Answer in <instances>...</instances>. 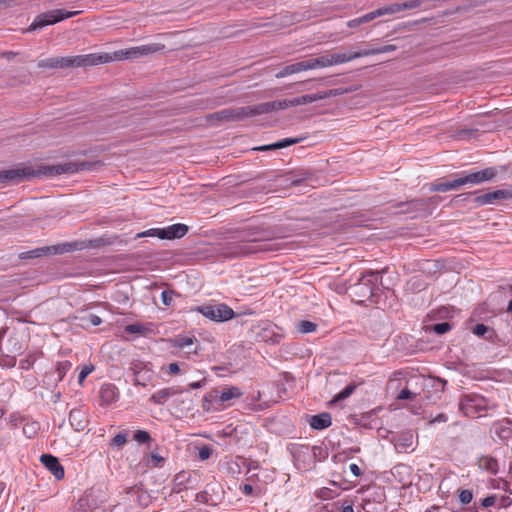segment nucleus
Masks as SVG:
<instances>
[{"instance_id": "nucleus-1", "label": "nucleus", "mask_w": 512, "mask_h": 512, "mask_svg": "<svg viewBox=\"0 0 512 512\" xmlns=\"http://www.w3.org/2000/svg\"><path fill=\"white\" fill-rule=\"evenodd\" d=\"M109 59L110 57L108 53H91L85 55L41 59L37 62V66L41 69H65L73 67H88L102 63H108Z\"/></svg>"}, {"instance_id": "nucleus-2", "label": "nucleus", "mask_w": 512, "mask_h": 512, "mask_svg": "<svg viewBox=\"0 0 512 512\" xmlns=\"http://www.w3.org/2000/svg\"><path fill=\"white\" fill-rule=\"evenodd\" d=\"M287 101L275 100L271 102L260 103L253 106H244L231 110H223L217 113L218 118L226 120H240L246 117L267 114L274 111L287 109Z\"/></svg>"}, {"instance_id": "nucleus-3", "label": "nucleus", "mask_w": 512, "mask_h": 512, "mask_svg": "<svg viewBox=\"0 0 512 512\" xmlns=\"http://www.w3.org/2000/svg\"><path fill=\"white\" fill-rule=\"evenodd\" d=\"M279 243L272 239L253 238L245 241L230 243L227 246L226 256L240 257L258 252H271L279 250Z\"/></svg>"}, {"instance_id": "nucleus-4", "label": "nucleus", "mask_w": 512, "mask_h": 512, "mask_svg": "<svg viewBox=\"0 0 512 512\" xmlns=\"http://www.w3.org/2000/svg\"><path fill=\"white\" fill-rule=\"evenodd\" d=\"M381 278L380 272L369 271L364 273L358 283L351 287L356 301L363 303L370 300L374 296Z\"/></svg>"}, {"instance_id": "nucleus-5", "label": "nucleus", "mask_w": 512, "mask_h": 512, "mask_svg": "<svg viewBox=\"0 0 512 512\" xmlns=\"http://www.w3.org/2000/svg\"><path fill=\"white\" fill-rule=\"evenodd\" d=\"M188 232V226L185 224H173L164 228H151L137 233L135 239L143 237H158L159 239L173 240L182 238Z\"/></svg>"}, {"instance_id": "nucleus-6", "label": "nucleus", "mask_w": 512, "mask_h": 512, "mask_svg": "<svg viewBox=\"0 0 512 512\" xmlns=\"http://www.w3.org/2000/svg\"><path fill=\"white\" fill-rule=\"evenodd\" d=\"M242 396L240 388L231 386L224 387L223 389H214L207 393L204 397V407L207 404L216 403L218 405H231L233 400L239 399Z\"/></svg>"}, {"instance_id": "nucleus-7", "label": "nucleus", "mask_w": 512, "mask_h": 512, "mask_svg": "<svg viewBox=\"0 0 512 512\" xmlns=\"http://www.w3.org/2000/svg\"><path fill=\"white\" fill-rule=\"evenodd\" d=\"M358 55L355 52L352 53H327L325 55L310 58L312 70L318 68H326L334 65H340L357 59Z\"/></svg>"}, {"instance_id": "nucleus-8", "label": "nucleus", "mask_w": 512, "mask_h": 512, "mask_svg": "<svg viewBox=\"0 0 512 512\" xmlns=\"http://www.w3.org/2000/svg\"><path fill=\"white\" fill-rule=\"evenodd\" d=\"M163 44L158 43H152L147 45H141L137 47H132L130 49H127L125 51H116L113 53V55L109 54L110 59L108 62L114 61V60H122V59H129V58H138L141 56H147L156 52H159L164 49Z\"/></svg>"}, {"instance_id": "nucleus-9", "label": "nucleus", "mask_w": 512, "mask_h": 512, "mask_svg": "<svg viewBox=\"0 0 512 512\" xmlns=\"http://www.w3.org/2000/svg\"><path fill=\"white\" fill-rule=\"evenodd\" d=\"M77 14H79V11H66L63 9L50 10L38 15L34 22L31 24L30 29L35 30L37 28L52 25L64 19L71 18Z\"/></svg>"}, {"instance_id": "nucleus-10", "label": "nucleus", "mask_w": 512, "mask_h": 512, "mask_svg": "<svg viewBox=\"0 0 512 512\" xmlns=\"http://www.w3.org/2000/svg\"><path fill=\"white\" fill-rule=\"evenodd\" d=\"M459 409L464 416H470L472 414H479L487 410V400L476 394L466 395L459 402Z\"/></svg>"}, {"instance_id": "nucleus-11", "label": "nucleus", "mask_w": 512, "mask_h": 512, "mask_svg": "<svg viewBox=\"0 0 512 512\" xmlns=\"http://www.w3.org/2000/svg\"><path fill=\"white\" fill-rule=\"evenodd\" d=\"M37 172L29 166H18L0 171V183H19L34 177Z\"/></svg>"}, {"instance_id": "nucleus-12", "label": "nucleus", "mask_w": 512, "mask_h": 512, "mask_svg": "<svg viewBox=\"0 0 512 512\" xmlns=\"http://www.w3.org/2000/svg\"><path fill=\"white\" fill-rule=\"evenodd\" d=\"M202 315L213 321H227L234 317V311L225 304L205 305L197 308Z\"/></svg>"}, {"instance_id": "nucleus-13", "label": "nucleus", "mask_w": 512, "mask_h": 512, "mask_svg": "<svg viewBox=\"0 0 512 512\" xmlns=\"http://www.w3.org/2000/svg\"><path fill=\"white\" fill-rule=\"evenodd\" d=\"M289 450L293 456L295 466L299 470H309L313 467L309 445L291 444Z\"/></svg>"}, {"instance_id": "nucleus-14", "label": "nucleus", "mask_w": 512, "mask_h": 512, "mask_svg": "<svg viewBox=\"0 0 512 512\" xmlns=\"http://www.w3.org/2000/svg\"><path fill=\"white\" fill-rule=\"evenodd\" d=\"M496 176V170L493 167L483 169L481 171L459 174L458 179L460 186L466 184H480L492 180Z\"/></svg>"}, {"instance_id": "nucleus-15", "label": "nucleus", "mask_w": 512, "mask_h": 512, "mask_svg": "<svg viewBox=\"0 0 512 512\" xmlns=\"http://www.w3.org/2000/svg\"><path fill=\"white\" fill-rule=\"evenodd\" d=\"M133 373H134V384L140 385V386H147L149 383L152 382L154 378V372L152 368L145 363L142 362H135L132 364L131 367Z\"/></svg>"}, {"instance_id": "nucleus-16", "label": "nucleus", "mask_w": 512, "mask_h": 512, "mask_svg": "<svg viewBox=\"0 0 512 512\" xmlns=\"http://www.w3.org/2000/svg\"><path fill=\"white\" fill-rule=\"evenodd\" d=\"M67 251L64 246L54 245L36 248L30 251L22 252L19 254L20 259H33L39 258L46 255L61 254Z\"/></svg>"}, {"instance_id": "nucleus-17", "label": "nucleus", "mask_w": 512, "mask_h": 512, "mask_svg": "<svg viewBox=\"0 0 512 512\" xmlns=\"http://www.w3.org/2000/svg\"><path fill=\"white\" fill-rule=\"evenodd\" d=\"M394 443L395 449L400 453L408 452L413 450L414 447V434L412 431H404L391 438Z\"/></svg>"}, {"instance_id": "nucleus-18", "label": "nucleus", "mask_w": 512, "mask_h": 512, "mask_svg": "<svg viewBox=\"0 0 512 512\" xmlns=\"http://www.w3.org/2000/svg\"><path fill=\"white\" fill-rule=\"evenodd\" d=\"M41 463L49 470L57 480H62L65 476L64 467L60 464L57 457L50 454H43L40 457Z\"/></svg>"}, {"instance_id": "nucleus-19", "label": "nucleus", "mask_w": 512, "mask_h": 512, "mask_svg": "<svg viewBox=\"0 0 512 512\" xmlns=\"http://www.w3.org/2000/svg\"><path fill=\"white\" fill-rule=\"evenodd\" d=\"M173 345L182 350L187 349V355H197L201 349L199 341L194 336L177 337L173 340Z\"/></svg>"}, {"instance_id": "nucleus-20", "label": "nucleus", "mask_w": 512, "mask_h": 512, "mask_svg": "<svg viewBox=\"0 0 512 512\" xmlns=\"http://www.w3.org/2000/svg\"><path fill=\"white\" fill-rule=\"evenodd\" d=\"M308 70H312L310 59L286 65L275 74V77L280 79Z\"/></svg>"}, {"instance_id": "nucleus-21", "label": "nucleus", "mask_w": 512, "mask_h": 512, "mask_svg": "<svg viewBox=\"0 0 512 512\" xmlns=\"http://www.w3.org/2000/svg\"><path fill=\"white\" fill-rule=\"evenodd\" d=\"M118 398V389L112 383H105L99 390L100 405L108 406L114 403Z\"/></svg>"}, {"instance_id": "nucleus-22", "label": "nucleus", "mask_w": 512, "mask_h": 512, "mask_svg": "<svg viewBox=\"0 0 512 512\" xmlns=\"http://www.w3.org/2000/svg\"><path fill=\"white\" fill-rule=\"evenodd\" d=\"M512 197V193L508 190H496L477 196L475 201L479 205L491 204L496 200L508 199Z\"/></svg>"}, {"instance_id": "nucleus-23", "label": "nucleus", "mask_w": 512, "mask_h": 512, "mask_svg": "<svg viewBox=\"0 0 512 512\" xmlns=\"http://www.w3.org/2000/svg\"><path fill=\"white\" fill-rule=\"evenodd\" d=\"M84 169V164L78 165L75 163H64V164H57L50 167H47V172L50 175H61L66 173H75L79 170Z\"/></svg>"}, {"instance_id": "nucleus-24", "label": "nucleus", "mask_w": 512, "mask_h": 512, "mask_svg": "<svg viewBox=\"0 0 512 512\" xmlns=\"http://www.w3.org/2000/svg\"><path fill=\"white\" fill-rule=\"evenodd\" d=\"M342 93H343V91L341 89H331L328 91L318 92L315 94L303 95V96H301V101H302V105H306V104L313 103L318 100H323L325 98L337 96Z\"/></svg>"}, {"instance_id": "nucleus-25", "label": "nucleus", "mask_w": 512, "mask_h": 512, "mask_svg": "<svg viewBox=\"0 0 512 512\" xmlns=\"http://www.w3.org/2000/svg\"><path fill=\"white\" fill-rule=\"evenodd\" d=\"M478 466L480 469L487 471L492 475H496L499 471V463L498 461L489 455L481 456L478 459Z\"/></svg>"}, {"instance_id": "nucleus-26", "label": "nucleus", "mask_w": 512, "mask_h": 512, "mask_svg": "<svg viewBox=\"0 0 512 512\" xmlns=\"http://www.w3.org/2000/svg\"><path fill=\"white\" fill-rule=\"evenodd\" d=\"M302 141V138H285L280 141H277L270 145H263L260 147L255 148V150L258 151H268V150H277V149H283L290 145L297 144Z\"/></svg>"}, {"instance_id": "nucleus-27", "label": "nucleus", "mask_w": 512, "mask_h": 512, "mask_svg": "<svg viewBox=\"0 0 512 512\" xmlns=\"http://www.w3.org/2000/svg\"><path fill=\"white\" fill-rule=\"evenodd\" d=\"M397 10V7H389V5L380 7L374 11H371L369 13H366L365 15L361 16V19L364 23L370 22L378 17L388 15V14H395V11Z\"/></svg>"}, {"instance_id": "nucleus-28", "label": "nucleus", "mask_w": 512, "mask_h": 512, "mask_svg": "<svg viewBox=\"0 0 512 512\" xmlns=\"http://www.w3.org/2000/svg\"><path fill=\"white\" fill-rule=\"evenodd\" d=\"M460 187L459 179L458 177L452 181H446V182H436L430 184V191H437V192H446L449 190H454Z\"/></svg>"}, {"instance_id": "nucleus-29", "label": "nucleus", "mask_w": 512, "mask_h": 512, "mask_svg": "<svg viewBox=\"0 0 512 512\" xmlns=\"http://www.w3.org/2000/svg\"><path fill=\"white\" fill-rule=\"evenodd\" d=\"M177 391L173 388H164L151 396V401L156 404H164L166 401L173 395H175Z\"/></svg>"}, {"instance_id": "nucleus-30", "label": "nucleus", "mask_w": 512, "mask_h": 512, "mask_svg": "<svg viewBox=\"0 0 512 512\" xmlns=\"http://www.w3.org/2000/svg\"><path fill=\"white\" fill-rule=\"evenodd\" d=\"M356 385L351 383L347 385L342 391L337 393L329 402L330 406L340 403L341 401L347 399L352 393L355 391Z\"/></svg>"}, {"instance_id": "nucleus-31", "label": "nucleus", "mask_w": 512, "mask_h": 512, "mask_svg": "<svg viewBox=\"0 0 512 512\" xmlns=\"http://www.w3.org/2000/svg\"><path fill=\"white\" fill-rule=\"evenodd\" d=\"M396 49L395 45H385L379 48L369 49V50H363V51H355V54L358 55V58L365 57L369 55H377V54H383V53H389Z\"/></svg>"}, {"instance_id": "nucleus-32", "label": "nucleus", "mask_w": 512, "mask_h": 512, "mask_svg": "<svg viewBox=\"0 0 512 512\" xmlns=\"http://www.w3.org/2000/svg\"><path fill=\"white\" fill-rule=\"evenodd\" d=\"M310 452L313 460V465L317 461H323L328 457V450L321 445L310 446Z\"/></svg>"}, {"instance_id": "nucleus-33", "label": "nucleus", "mask_w": 512, "mask_h": 512, "mask_svg": "<svg viewBox=\"0 0 512 512\" xmlns=\"http://www.w3.org/2000/svg\"><path fill=\"white\" fill-rule=\"evenodd\" d=\"M40 430V424L38 421L29 419L24 425H23V433L28 438H33L37 432Z\"/></svg>"}, {"instance_id": "nucleus-34", "label": "nucleus", "mask_w": 512, "mask_h": 512, "mask_svg": "<svg viewBox=\"0 0 512 512\" xmlns=\"http://www.w3.org/2000/svg\"><path fill=\"white\" fill-rule=\"evenodd\" d=\"M331 424V418H309V425L315 430L328 428Z\"/></svg>"}, {"instance_id": "nucleus-35", "label": "nucleus", "mask_w": 512, "mask_h": 512, "mask_svg": "<svg viewBox=\"0 0 512 512\" xmlns=\"http://www.w3.org/2000/svg\"><path fill=\"white\" fill-rule=\"evenodd\" d=\"M510 424V421H506L505 424L496 427V434L499 438L506 440L512 437V429L509 427Z\"/></svg>"}, {"instance_id": "nucleus-36", "label": "nucleus", "mask_w": 512, "mask_h": 512, "mask_svg": "<svg viewBox=\"0 0 512 512\" xmlns=\"http://www.w3.org/2000/svg\"><path fill=\"white\" fill-rule=\"evenodd\" d=\"M41 353H30L26 356V358L22 359L19 363L20 365V368L23 369V370H29L33 365L34 363L36 362V360L38 359V357L40 356Z\"/></svg>"}, {"instance_id": "nucleus-37", "label": "nucleus", "mask_w": 512, "mask_h": 512, "mask_svg": "<svg viewBox=\"0 0 512 512\" xmlns=\"http://www.w3.org/2000/svg\"><path fill=\"white\" fill-rule=\"evenodd\" d=\"M417 395L418 393L416 391H413L408 386H405L396 394L395 397L397 400H413Z\"/></svg>"}, {"instance_id": "nucleus-38", "label": "nucleus", "mask_w": 512, "mask_h": 512, "mask_svg": "<svg viewBox=\"0 0 512 512\" xmlns=\"http://www.w3.org/2000/svg\"><path fill=\"white\" fill-rule=\"evenodd\" d=\"M83 327L98 326L102 323V319L95 314H88L81 318Z\"/></svg>"}, {"instance_id": "nucleus-39", "label": "nucleus", "mask_w": 512, "mask_h": 512, "mask_svg": "<svg viewBox=\"0 0 512 512\" xmlns=\"http://www.w3.org/2000/svg\"><path fill=\"white\" fill-rule=\"evenodd\" d=\"M421 5V1L420 0H411V1H408V2H404L402 4H398V3H394V4H390L389 7H397V10L395 11V14L402 11V10H405V9H414V8H417Z\"/></svg>"}, {"instance_id": "nucleus-40", "label": "nucleus", "mask_w": 512, "mask_h": 512, "mask_svg": "<svg viewBox=\"0 0 512 512\" xmlns=\"http://www.w3.org/2000/svg\"><path fill=\"white\" fill-rule=\"evenodd\" d=\"M297 329L300 333L307 334L316 331L317 325L311 321H300L297 323Z\"/></svg>"}, {"instance_id": "nucleus-41", "label": "nucleus", "mask_w": 512, "mask_h": 512, "mask_svg": "<svg viewBox=\"0 0 512 512\" xmlns=\"http://www.w3.org/2000/svg\"><path fill=\"white\" fill-rule=\"evenodd\" d=\"M125 331L130 334L145 335L146 332L149 331V329L142 324L134 323L127 325L125 327Z\"/></svg>"}, {"instance_id": "nucleus-42", "label": "nucleus", "mask_w": 512, "mask_h": 512, "mask_svg": "<svg viewBox=\"0 0 512 512\" xmlns=\"http://www.w3.org/2000/svg\"><path fill=\"white\" fill-rule=\"evenodd\" d=\"M72 364L69 361H62L57 363L56 372L59 380H62L66 373L70 370Z\"/></svg>"}, {"instance_id": "nucleus-43", "label": "nucleus", "mask_w": 512, "mask_h": 512, "mask_svg": "<svg viewBox=\"0 0 512 512\" xmlns=\"http://www.w3.org/2000/svg\"><path fill=\"white\" fill-rule=\"evenodd\" d=\"M94 371V366L92 364L84 365L78 376V383L80 385L83 384L85 378Z\"/></svg>"}, {"instance_id": "nucleus-44", "label": "nucleus", "mask_w": 512, "mask_h": 512, "mask_svg": "<svg viewBox=\"0 0 512 512\" xmlns=\"http://www.w3.org/2000/svg\"><path fill=\"white\" fill-rule=\"evenodd\" d=\"M432 330L439 335L445 334L451 330V325L448 322L438 323L432 327Z\"/></svg>"}, {"instance_id": "nucleus-45", "label": "nucleus", "mask_w": 512, "mask_h": 512, "mask_svg": "<svg viewBox=\"0 0 512 512\" xmlns=\"http://www.w3.org/2000/svg\"><path fill=\"white\" fill-rule=\"evenodd\" d=\"M126 442H127L126 435H125V434H123V433H119V434L115 435V436L111 439L110 445H112V446H116V447H121V446H123Z\"/></svg>"}, {"instance_id": "nucleus-46", "label": "nucleus", "mask_w": 512, "mask_h": 512, "mask_svg": "<svg viewBox=\"0 0 512 512\" xmlns=\"http://www.w3.org/2000/svg\"><path fill=\"white\" fill-rule=\"evenodd\" d=\"M212 448L210 446H202L199 448L198 457L200 460L205 461L212 455Z\"/></svg>"}, {"instance_id": "nucleus-47", "label": "nucleus", "mask_w": 512, "mask_h": 512, "mask_svg": "<svg viewBox=\"0 0 512 512\" xmlns=\"http://www.w3.org/2000/svg\"><path fill=\"white\" fill-rule=\"evenodd\" d=\"M134 440H136L139 443H146V442H148L150 440V435L146 431L138 430L134 434Z\"/></svg>"}, {"instance_id": "nucleus-48", "label": "nucleus", "mask_w": 512, "mask_h": 512, "mask_svg": "<svg viewBox=\"0 0 512 512\" xmlns=\"http://www.w3.org/2000/svg\"><path fill=\"white\" fill-rule=\"evenodd\" d=\"M473 498V494H472V491L471 490H468V489H464L460 492L459 494V500L461 501V503L463 504H468L471 502Z\"/></svg>"}, {"instance_id": "nucleus-49", "label": "nucleus", "mask_w": 512, "mask_h": 512, "mask_svg": "<svg viewBox=\"0 0 512 512\" xmlns=\"http://www.w3.org/2000/svg\"><path fill=\"white\" fill-rule=\"evenodd\" d=\"M174 293L171 291H163L161 293L162 303L165 306H170L173 302Z\"/></svg>"}, {"instance_id": "nucleus-50", "label": "nucleus", "mask_w": 512, "mask_h": 512, "mask_svg": "<svg viewBox=\"0 0 512 512\" xmlns=\"http://www.w3.org/2000/svg\"><path fill=\"white\" fill-rule=\"evenodd\" d=\"M488 329L489 328L484 324H477L473 327L472 332L474 335L481 337L485 335Z\"/></svg>"}, {"instance_id": "nucleus-51", "label": "nucleus", "mask_w": 512, "mask_h": 512, "mask_svg": "<svg viewBox=\"0 0 512 512\" xmlns=\"http://www.w3.org/2000/svg\"><path fill=\"white\" fill-rule=\"evenodd\" d=\"M73 419L78 420L77 423L71 421L70 424L72 426H75L76 430H78V431L83 430L88 423L86 418H73Z\"/></svg>"}, {"instance_id": "nucleus-52", "label": "nucleus", "mask_w": 512, "mask_h": 512, "mask_svg": "<svg viewBox=\"0 0 512 512\" xmlns=\"http://www.w3.org/2000/svg\"><path fill=\"white\" fill-rule=\"evenodd\" d=\"M8 343L12 346V348L9 349L10 352H12L14 354H17V353L21 352L22 347L21 346L16 347V345H17V339L16 338H10L8 340Z\"/></svg>"}, {"instance_id": "nucleus-53", "label": "nucleus", "mask_w": 512, "mask_h": 512, "mask_svg": "<svg viewBox=\"0 0 512 512\" xmlns=\"http://www.w3.org/2000/svg\"><path fill=\"white\" fill-rule=\"evenodd\" d=\"M495 502H496V497L495 496H493V495L492 496H488V497H486V498H484L482 500V506L483 507H490V506L494 505Z\"/></svg>"}, {"instance_id": "nucleus-54", "label": "nucleus", "mask_w": 512, "mask_h": 512, "mask_svg": "<svg viewBox=\"0 0 512 512\" xmlns=\"http://www.w3.org/2000/svg\"><path fill=\"white\" fill-rule=\"evenodd\" d=\"M287 107L300 106L302 105L301 96L295 97L293 99H286Z\"/></svg>"}, {"instance_id": "nucleus-55", "label": "nucleus", "mask_w": 512, "mask_h": 512, "mask_svg": "<svg viewBox=\"0 0 512 512\" xmlns=\"http://www.w3.org/2000/svg\"><path fill=\"white\" fill-rule=\"evenodd\" d=\"M151 460L153 465L157 467L164 461V458L158 454H151Z\"/></svg>"}, {"instance_id": "nucleus-56", "label": "nucleus", "mask_w": 512, "mask_h": 512, "mask_svg": "<svg viewBox=\"0 0 512 512\" xmlns=\"http://www.w3.org/2000/svg\"><path fill=\"white\" fill-rule=\"evenodd\" d=\"M349 469L354 476L358 477L361 475V469L357 464H355V463L350 464Z\"/></svg>"}, {"instance_id": "nucleus-57", "label": "nucleus", "mask_w": 512, "mask_h": 512, "mask_svg": "<svg viewBox=\"0 0 512 512\" xmlns=\"http://www.w3.org/2000/svg\"><path fill=\"white\" fill-rule=\"evenodd\" d=\"M168 372L170 374H178L180 372L179 365L177 363H170L168 365Z\"/></svg>"}, {"instance_id": "nucleus-58", "label": "nucleus", "mask_w": 512, "mask_h": 512, "mask_svg": "<svg viewBox=\"0 0 512 512\" xmlns=\"http://www.w3.org/2000/svg\"><path fill=\"white\" fill-rule=\"evenodd\" d=\"M240 490L242 491L243 494L245 495H251L253 493V487L252 485L250 484H243L241 487H240Z\"/></svg>"}, {"instance_id": "nucleus-59", "label": "nucleus", "mask_w": 512, "mask_h": 512, "mask_svg": "<svg viewBox=\"0 0 512 512\" xmlns=\"http://www.w3.org/2000/svg\"><path fill=\"white\" fill-rule=\"evenodd\" d=\"M361 24H363V21H362V19H361V16H360V17H358V18L352 19V20H350V21L347 23L348 27H350V28H353V27L359 26V25H361Z\"/></svg>"}, {"instance_id": "nucleus-60", "label": "nucleus", "mask_w": 512, "mask_h": 512, "mask_svg": "<svg viewBox=\"0 0 512 512\" xmlns=\"http://www.w3.org/2000/svg\"><path fill=\"white\" fill-rule=\"evenodd\" d=\"M205 382H206V380H205V379H203V380H201V381L191 382V383L189 384V388H190V389H198V388H201V387H203V385L205 384Z\"/></svg>"}, {"instance_id": "nucleus-61", "label": "nucleus", "mask_w": 512, "mask_h": 512, "mask_svg": "<svg viewBox=\"0 0 512 512\" xmlns=\"http://www.w3.org/2000/svg\"><path fill=\"white\" fill-rule=\"evenodd\" d=\"M4 362L3 365L5 366H15L16 365V359L15 357H7L6 359L2 360Z\"/></svg>"}, {"instance_id": "nucleus-62", "label": "nucleus", "mask_w": 512, "mask_h": 512, "mask_svg": "<svg viewBox=\"0 0 512 512\" xmlns=\"http://www.w3.org/2000/svg\"><path fill=\"white\" fill-rule=\"evenodd\" d=\"M390 433H391L390 431H388L387 429H385L383 427L378 428V435L380 437L387 438L388 434H390Z\"/></svg>"}, {"instance_id": "nucleus-63", "label": "nucleus", "mask_w": 512, "mask_h": 512, "mask_svg": "<svg viewBox=\"0 0 512 512\" xmlns=\"http://www.w3.org/2000/svg\"><path fill=\"white\" fill-rule=\"evenodd\" d=\"M342 512H354L353 506L352 505L344 506L342 509Z\"/></svg>"}, {"instance_id": "nucleus-64", "label": "nucleus", "mask_w": 512, "mask_h": 512, "mask_svg": "<svg viewBox=\"0 0 512 512\" xmlns=\"http://www.w3.org/2000/svg\"><path fill=\"white\" fill-rule=\"evenodd\" d=\"M329 489H322L319 493L320 497H328Z\"/></svg>"}]
</instances>
